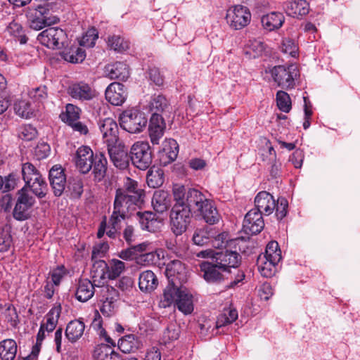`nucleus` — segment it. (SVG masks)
<instances>
[{"label": "nucleus", "instance_id": "obj_6", "mask_svg": "<svg viewBox=\"0 0 360 360\" xmlns=\"http://www.w3.org/2000/svg\"><path fill=\"white\" fill-rule=\"evenodd\" d=\"M130 160L134 166L139 169H148L153 160L152 152L148 142L137 141L130 150Z\"/></svg>", "mask_w": 360, "mask_h": 360}, {"label": "nucleus", "instance_id": "obj_10", "mask_svg": "<svg viewBox=\"0 0 360 360\" xmlns=\"http://www.w3.org/2000/svg\"><path fill=\"white\" fill-rule=\"evenodd\" d=\"M165 274L169 280L167 286H182L188 279V270L180 260L174 259L169 262L166 266Z\"/></svg>", "mask_w": 360, "mask_h": 360}, {"label": "nucleus", "instance_id": "obj_51", "mask_svg": "<svg viewBox=\"0 0 360 360\" xmlns=\"http://www.w3.org/2000/svg\"><path fill=\"white\" fill-rule=\"evenodd\" d=\"M125 269L124 262L113 259L110 261L108 268V278L115 279L120 276Z\"/></svg>", "mask_w": 360, "mask_h": 360}, {"label": "nucleus", "instance_id": "obj_60", "mask_svg": "<svg viewBox=\"0 0 360 360\" xmlns=\"http://www.w3.org/2000/svg\"><path fill=\"white\" fill-rule=\"evenodd\" d=\"M98 39V33L96 29L89 30L80 41V45L87 47H93Z\"/></svg>", "mask_w": 360, "mask_h": 360}, {"label": "nucleus", "instance_id": "obj_63", "mask_svg": "<svg viewBox=\"0 0 360 360\" xmlns=\"http://www.w3.org/2000/svg\"><path fill=\"white\" fill-rule=\"evenodd\" d=\"M29 96L31 98L38 102H42L47 98V92L46 86H39L32 89Z\"/></svg>", "mask_w": 360, "mask_h": 360}, {"label": "nucleus", "instance_id": "obj_27", "mask_svg": "<svg viewBox=\"0 0 360 360\" xmlns=\"http://www.w3.org/2000/svg\"><path fill=\"white\" fill-rule=\"evenodd\" d=\"M95 287L96 285L88 279L80 280L75 292L76 299L82 302L88 301L96 292Z\"/></svg>", "mask_w": 360, "mask_h": 360}, {"label": "nucleus", "instance_id": "obj_56", "mask_svg": "<svg viewBox=\"0 0 360 360\" xmlns=\"http://www.w3.org/2000/svg\"><path fill=\"white\" fill-rule=\"evenodd\" d=\"M98 288H100L101 299L112 301L113 302L117 300L119 293L115 288L110 285H102Z\"/></svg>", "mask_w": 360, "mask_h": 360}, {"label": "nucleus", "instance_id": "obj_64", "mask_svg": "<svg viewBox=\"0 0 360 360\" xmlns=\"http://www.w3.org/2000/svg\"><path fill=\"white\" fill-rule=\"evenodd\" d=\"M79 112L80 109L78 107L70 103L66 105V117L68 124L77 120L79 117Z\"/></svg>", "mask_w": 360, "mask_h": 360}, {"label": "nucleus", "instance_id": "obj_1", "mask_svg": "<svg viewBox=\"0 0 360 360\" xmlns=\"http://www.w3.org/2000/svg\"><path fill=\"white\" fill-rule=\"evenodd\" d=\"M172 193L175 203L171 210L170 221L172 230L176 236L186 231L192 214L210 224L219 221L221 216L214 203L200 191L176 184Z\"/></svg>", "mask_w": 360, "mask_h": 360}, {"label": "nucleus", "instance_id": "obj_35", "mask_svg": "<svg viewBox=\"0 0 360 360\" xmlns=\"http://www.w3.org/2000/svg\"><path fill=\"white\" fill-rule=\"evenodd\" d=\"M278 262L273 261L263 256H259L257 261L258 271L264 277L273 276L276 271V265Z\"/></svg>", "mask_w": 360, "mask_h": 360}, {"label": "nucleus", "instance_id": "obj_2", "mask_svg": "<svg viewBox=\"0 0 360 360\" xmlns=\"http://www.w3.org/2000/svg\"><path fill=\"white\" fill-rule=\"evenodd\" d=\"M175 303L177 309L184 314L188 315L194 309L193 297L184 287L167 286L163 292L161 304L166 308Z\"/></svg>", "mask_w": 360, "mask_h": 360}, {"label": "nucleus", "instance_id": "obj_22", "mask_svg": "<svg viewBox=\"0 0 360 360\" xmlns=\"http://www.w3.org/2000/svg\"><path fill=\"white\" fill-rule=\"evenodd\" d=\"M179 153L177 142L172 139H165L162 143V148L159 150L161 162L166 165L174 161Z\"/></svg>", "mask_w": 360, "mask_h": 360}, {"label": "nucleus", "instance_id": "obj_30", "mask_svg": "<svg viewBox=\"0 0 360 360\" xmlns=\"http://www.w3.org/2000/svg\"><path fill=\"white\" fill-rule=\"evenodd\" d=\"M108 76L111 79L124 81L129 77V68L127 64L122 62H116L108 65L105 68Z\"/></svg>", "mask_w": 360, "mask_h": 360}, {"label": "nucleus", "instance_id": "obj_42", "mask_svg": "<svg viewBox=\"0 0 360 360\" xmlns=\"http://www.w3.org/2000/svg\"><path fill=\"white\" fill-rule=\"evenodd\" d=\"M60 314V307L52 308L46 316V323L41 324L47 332L53 331L57 323Z\"/></svg>", "mask_w": 360, "mask_h": 360}, {"label": "nucleus", "instance_id": "obj_36", "mask_svg": "<svg viewBox=\"0 0 360 360\" xmlns=\"http://www.w3.org/2000/svg\"><path fill=\"white\" fill-rule=\"evenodd\" d=\"M96 360H122V355L106 345H101L94 350Z\"/></svg>", "mask_w": 360, "mask_h": 360}, {"label": "nucleus", "instance_id": "obj_58", "mask_svg": "<svg viewBox=\"0 0 360 360\" xmlns=\"http://www.w3.org/2000/svg\"><path fill=\"white\" fill-rule=\"evenodd\" d=\"M288 202L285 198H279L276 201V216L278 220L283 219L288 213Z\"/></svg>", "mask_w": 360, "mask_h": 360}, {"label": "nucleus", "instance_id": "obj_41", "mask_svg": "<svg viewBox=\"0 0 360 360\" xmlns=\"http://www.w3.org/2000/svg\"><path fill=\"white\" fill-rule=\"evenodd\" d=\"M108 264L103 260H96L92 266L91 274L94 281L103 280L108 277Z\"/></svg>", "mask_w": 360, "mask_h": 360}, {"label": "nucleus", "instance_id": "obj_4", "mask_svg": "<svg viewBox=\"0 0 360 360\" xmlns=\"http://www.w3.org/2000/svg\"><path fill=\"white\" fill-rule=\"evenodd\" d=\"M120 125L131 134L141 132L146 127L148 118L146 114L136 108L123 111L119 117Z\"/></svg>", "mask_w": 360, "mask_h": 360}, {"label": "nucleus", "instance_id": "obj_11", "mask_svg": "<svg viewBox=\"0 0 360 360\" xmlns=\"http://www.w3.org/2000/svg\"><path fill=\"white\" fill-rule=\"evenodd\" d=\"M67 34L59 27H49L37 36V40L49 49H59L66 40Z\"/></svg>", "mask_w": 360, "mask_h": 360}, {"label": "nucleus", "instance_id": "obj_57", "mask_svg": "<svg viewBox=\"0 0 360 360\" xmlns=\"http://www.w3.org/2000/svg\"><path fill=\"white\" fill-rule=\"evenodd\" d=\"M68 189L72 198H78L83 193V183L81 179H73L69 182Z\"/></svg>", "mask_w": 360, "mask_h": 360}, {"label": "nucleus", "instance_id": "obj_61", "mask_svg": "<svg viewBox=\"0 0 360 360\" xmlns=\"http://www.w3.org/2000/svg\"><path fill=\"white\" fill-rule=\"evenodd\" d=\"M128 217V215L121 212H118L117 210L113 208L112 213L109 219V226L121 229L122 222Z\"/></svg>", "mask_w": 360, "mask_h": 360}, {"label": "nucleus", "instance_id": "obj_12", "mask_svg": "<svg viewBox=\"0 0 360 360\" xmlns=\"http://www.w3.org/2000/svg\"><path fill=\"white\" fill-rule=\"evenodd\" d=\"M143 200H137L130 195H126L123 191H115L113 208L118 212L128 216L131 215L137 208H140Z\"/></svg>", "mask_w": 360, "mask_h": 360}, {"label": "nucleus", "instance_id": "obj_39", "mask_svg": "<svg viewBox=\"0 0 360 360\" xmlns=\"http://www.w3.org/2000/svg\"><path fill=\"white\" fill-rule=\"evenodd\" d=\"M148 186L150 188H158L164 183V172L162 169L153 167L148 171L146 176Z\"/></svg>", "mask_w": 360, "mask_h": 360}, {"label": "nucleus", "instance_id": "obj_38", "mask_svg": "<svg viewBox=\"0 0 360 360\" xmlns=\"http://www.w3.org/2000/svg\"><path fill=\"white\" fill-rule=\"evenodd\" d=\"M17 353V344L12 339L0 342V357L3 360H13Z\"/></svg>", "mask_w": 360, "mask_h": 360}, {"label": "nucleus", "instance_id": "obj_29", "mask_svg": "<svg viewBox=\"0 0 360 360\" xmlns=\"http://www.w3.org/2000/svg\"><path fill=\"white\" fill-rule=\"evenodd\" d=\"M158 285V278L152 271L147 270L140 274L139 286L142 292H150L157 288Z\"/></svg>", "mask_w": 360, "mask_h": 360}, {"label": "nucleus", "instance_id": "obj_55", "mask_svg": "<svg viewBox=\"0 0 360 360\" xmlns=\"http://www.w3.org/2000/svg\"><path fill=\"white\" fill-rule=\"evenodd\" d=\"M91 328L98 331L100 336L105 338V341L112 345L114 344L113 340L107 335L105 330L102 327V320L98 311L95 312L94 320L91 325Z\"/></svg>", "mask_w": 360, "mask_h": 360}, {"label": "nucleus", "instance_id": "obj_7", "mask_svg": "<svg viewBox=\"0 0 360 360\" xmlns=\"http://www.w3.org/2000/svg\"><path fill=\"white\" fill-rule=\"evenodd\" d=\"M251 18L250 9L240 4L231 6L226 15L228 25L234 30H239L246 27L250 24Z\"/></svg>", "mask_w": 360, "mask_h": 360}, {"label": "nucleus", "instance_id": "obj_59", "mask_svg": "<svg viewBox=\"0 0 360 360\" xmlns=\"http://www.w3.org/2000/svg\"><path fill=\"white\" fill-rule=\"evenodd\" d=\"M37 134V129L32 125H23L19 129V137L25 141L34 139Z\"/></svg>", "mask_w": 360, "mask_h": 360}, {"label": "nucleus", "instance_id": "obj_25", "mask_svg": "<svg viewBox=\"0 0 360 360\" xmlns=\"http://www.w3.org/2000/svg\"><path fill=\"white\" fill-rule=\"evenodd\" d=\"M152 205L158 213L166 212L171 206L169 193L164 190L155 191L152 198Z\"/></svg>", "mask_w": 360, "mask_h": 360}, {"label": "nucleus", "instance_id": "obj_40", "mask_svg": "<svg viewBox=\"0 0 360 360\" xmlns=\"http://www.w3.org/2000/svg\"><path fill=\"white\" fill-rule=\"evenodd\" d=\"M238 311L235 309H225L221 314H220L216 322L217 328L224 327L232 323L238 319Z\"/></svg>", "mask_w": 360, "mask_h": 360}, {"label": "nucleus", "instance_id": "obj_48", "mask_svg": "<svg viewBox=\"0 0 360 360\" xmlns=\"http://www.w3.org/2000/svg\"><path fill=\"white\" fill-rule=\"evenodd\" d=\"M11 244V227L5 225L0 229V252H4L8 251Z\"/></svg>", "mask_w": 360, "mask_h": 360}, {"label": "nucleus", "instance_id": "obj_52", "mask_svg": "<svg viewBox=\"0 0 360 360\" xmlns=\"http://www.w3.org/2000/svg\"><path fill=\"white\" fill-rule=\"evenodd\" d=\"M108 46L115 51L122 52L129 47V42L120 36H112L108 38Z\"/></svg>", "mask_w": 360, "mask_h": 360}, {"label": "nucleus", "instance_id": "obj_37", "mask_svg": "<svg viewBox=\"0 0 360 360\" xmlns=\"http://www.w3.org/2000/svg\"><path fill=\"white\" fill-rule=\"evenodd\" d=\"M61 56L65 60L71 63H81L86 57L85 51L83 49L75 46L65 49L62 52Z\"/></svg>", "mask_w": 360, "mask_h": 360}, {"label": "nucleus", "instance_id": "obj_49", "mask_svg": "<svg viewBox=\"0 0 360 360\" xmlns=\"http://www.w3.org/2000/svg\"><path fill=\"white\" fill-rule=\"evenodd\" d=\"M14 110L16 115L25 119L29 118L33 113L30 103L25 100L15 101L14 103Z\"/></svg>", "mask_w": 360, "mask_h": 360}, {"label": "nucleus", "instance_id": "obj_50", "mask_svg": "<svg viewBox=\"0 0 360 360\" xmlns=\"http://www.w3.org/2000/svg\"><path fill=\"white\" fill-rule=\"evenodd\" d=\"M273 261L280 262L281 260V251L278 243L276 241H271L266 245L265 254L260 255Z\"/></svg>", "mask_w": 360, "mask_h": 360}, {"label": "nucleus", "instance_id": "obj_32", "mask_svg": "<svg viewBox=\"0 0 360 360\" xmlns=\"http://www.w3.org/2000/svg\"><path fill=\"white\" fill-rule=\"evenodd\" d=\"M155 217V214L149 211H138L136 212V219L139 221L141 229L149 232L155 231V224L158 223Z\"/></svg>", "mask_w": 360, "mask_h": 360}, {"label": "nucleus", "instance_id": "obj_45", "mask_svg": "<svg viewBox=\"0 0 360 360\" xmlns=\"http://www.w3.org/2000/svg\"><path fill=\"white\" fill-rule=\"evenodd\" d=\"M245 53L253 58L259 56L265 49L264 43L257 39H249L245 45Z\"/></svg>", "mask_w": 360, "mask_h": 360}, {"label": "nucleus", "instance_id": "obj_14", "mask_svg": "<svg viewBox=\"0 0 360 360\" xmlns=\"http://www.w3.org/2000/svg\"><path fill=\"white\" fill-rule=\"evenodd\" d=\"M95 158L93 150L86 146L79 147L76 152L75 162L76 167L82 174H87L93 167Z\"/></svg>", "mask_w": 360, "mask_h": 360}, {"label": "nucleus", "instance_id": "obj_28", "mask_svg": "<svg viewBox=\"0 0 360 360\" xmlns=\"http://www.w3.org/2000/svg\"><path fill=\"white\" fill-rule=\"evenodd\" d=\"M116 191H123L126 195H130L137 200H143L145 196L144 190L139 187L138 181L129 177L124 179L123 187L117 188Z\"/></svg>", "mask_w": 360, "mask_h": 360}, {"label": "nucleus", "instance_id": "obj_47", "mask_svg": "<svg viewBox=\"0 0 360 360\" xmlns=\"http://www.w3.org/2000/svg\"><path fill=\"white\" fill-rule=\"evenodd\" d=\"M6 32L11 36L16 38L20 44H25L27 38L25 34L22 27L19 23L13 21L6 28Z\"/></svg>", "mask_w": 360, "mask_h": 360}, {"label": "nucleus", "instance_id": "obj_17", "mask_svg": "<svg viewBox=\"0 0 360 360\" xmlns=\"http://www.w3.org/2000/svg\"><path fill=\"white\" fill-rule=\"evenodd\" d=\"M50 184L56 196H60L66 186L64 169L60 165H54L49 171Z\"/></svg>", "mask_w": 360, "mask_h": 360}, {"label": "nucleus", "instance_id": "obj_54", "mask_svg": "<svg viewBox=\"0 0 360 360\" xmlns=\"http://www.w3.org/2000/svg\"><path fill=\"white\" fill-rule=\"evenodd\" d=\"M276 102L278 108L284 112H288L291 109V101L289 95L283 91H278L276 94Z\"/></svg>", "mask_w": 360, "mask_h": 360}, {"label": "nucleus", "instance_id": "obj_24", "mask_svg": "<svg viewBox=\"0 0 360 360\" xmlns=\"http://www.w3.org/2000/svg\"><path fill=\"white\" fill-rule=\"evenodd\" d=\"M68 92L72 98L82 101L91 100L96 96L95 91L84 82L73 84L69 87Z\"/></svg>", "mask_w": 360, "mask_h": 360}, {"label": "nucleus", "instance_id": "obj_34", "mask_svg": "<svg viewBox=\"0 0 360 360\" xmlns=\"http://www.w3.org/2000/svg\"><path fill=\"white\" fill-rule=\"evenodd\" d=\"M107 159L102 153L95 155V158L93 160V174L94 180L96 181H101L103 179L105 176L107 171Z\"/></svg>", "mask_w": 360, "mask_h": 360}, {"label": "nucleus", "instance_id": "obj_16", "mask_svg": "<svg viewBox=\"0 0 360 360\" xmlns=\"http://www.w3.org/2000/svg\"><path fill=\"white\" fill-rule=\"evenodd\" d=\"M108 151L111 161L114 165L120 169H124L129 165L130 155H128L127 150L124 149V146L118 143L108 146Z\"/></svg>", "mask_w": 360, "mask_h": 360}, {"label": "nucleus", "instance_id": "obj_15", "mask_svg": "<svg viewBox=\"0 0 360 360\" xmlns=\"http://www.w3.org/2000/svg\"><path fill=\"white\" fill-rule=\"evenodd\" d=\"M98 127L108 146L118 143V126L112 118L108 117L100 120Z\"/></svg>", "mask_w": 360, "mask_h": 360}, {"label": "nucleus", "instance_id": "obj_21", "mask_svg": "<svg viewBox=\"0 0 360 360\" xmlns=\"http://www.w3.org/2000/svg\"><path fill=\"white\" fill-rule=\"evenodd\" d=\"M105 98L113 105H122L127 98L124 86L119 82L111 83L106 89Z\"/></svg>", "mask_w": 360, "mask_h": 360}, {"label": "nucleus", "instance_id": "obj_20", "mask_svg": "<svg viewBox=\"0 0 360 360\" xmlns=\"http://www.w3.org/2000/svg\"><path fill=\"white\" fill-rule=\"evenodd\" d=\"M166 127L165 122L161 115L153 113L150 120L149 136L153 145H158L162 138Z\"/></svg>", "mask_w": 360, "mask_h": 360}, {"label": "nucleus", "instance_id": "obj_33", "mask_svg": "<svg viewBox=\"0 0 360 360\" xmlns=\"http://www.w3.org/2000/svg\"><path fill=\"white\" fill-rule=\"evenodd\" d=\"M84 323L80 320H73L68 323L65 329V336L71 342H75L84 334Z\"/></svg>", "mask_w": 360, "mask_h": 360}, {"label": "nucleus", "instance_id": "obj_18", "mask_svg": "<svg viewBox=\"0 0 360 360\" xmlns=\"http://www.w3.org/2000/svg\"><path fill=\"white\" fill-rule=\"evenodd\" d=\"M214 262L219 264L222 270L229 271L230 268H236L241 262V257L236 251L226 250L217 252Z\"/></svg>", "mask_w": 360, "mask_h": 360}, {"label": "nucleus", "instance_id": "obj_13", "mask_svg": "<svg viewBox=\"0 0 360 360\" xmlns=\"http://www.w3.org/2000/svg\"><path fill=\"white\" fill-rule=\"evenodd\" d=\"M264 226L262 214L258 210L252 209L245 216L243 229L247 234H257Z\"/></svg>", "mask_w": 360, "mask_h": 360}, {"label": "nucleus", "instance_id": "obj_31", "mask_svg": "<svg viewBox=\"0 0 360 360\" xmlns=\"http://www.w3.org/2000/svg\"><path fill=\"white\" fill-rule=\"evenodd\" d=\"M285 18L283 13L271 12L262 16L261 22L264 29L273 31L280 28L284 22Z\"/></svg>", "mask_w": 360, "mask_h": 360}, {"label": "nucleus", "instance_id": "obj_46", "mask_svg": "<svg viewBox=\"0 0 360 360\" xmlns=\"http://www.w3.org/2000/svg\"><path fill=\"white\" fill-rule=\"evenodd\" d=\"M180 335V326L176 321L171 322L162 334V340L166 344L176 340Z\"/></svg>", "mask_w": 360, "mask_h": 360}, {"label": "nucleus", "instance_id": "obj_53", "mask_svg": "<svg viewBox=\"0 0 360 360\" xmlns=\"http://www.w3.org/2000/svg\"><path fill=\"white\" fill-rule=\"evenodd\" d=\"M160 254L154 251H146L141 255L137 257L136 263L142 266H148L155 263L159 259Z\"/></svg>", "mask_w": 360, "mask_h": 360}, {"label": "nucleus", "instance_id": "obj_19", "mask_svg": "<svg viewBox=\"0 0 360 360\" xmlns=\"http://www.w3.org/2000/svg\"><path fill=\"white\" fill-rule=\"evenodd\" d=\"M255 210L261 214L269 216L276 208V200L274 196L266 191H261L255 198Z\"/></svg>", "mask_w": 360, "mask_h": 360}, {"label": "nucleus", "instance_id": "obj_8", "mask_svg": "<svg viewBox=\"0 0 360 360\" xmlns=\"http://www.w3.org/2000/svg\"><path fill=\"white\" fill-rule=\"evenodd\" d=\"M48 4L37 5L34 8H30L29 20L30 28L34 30H40L46 25L56 24L59 21L56 16H49V9L46 8Z\"/></svg>", "mask_w": 360, "mask_h": 360}, {"label": "nucleus", "instance_id": "obj_44", "mask_svg": "<svg viewBox=\"0 0 360 360\" xmlns=\"http://www.w3.org/2000/svg\"><path fill=\"white\" fill-rule=\"evenodd\" d=\"M212 237H213L212 229L206 227L195 231L193 236V241L195 245H203L210 243Z\"/></svg>", "mask_w": 360, "mask_h": 360}, {"label": "nucleus", "instance_id": "obj_9", "mask_svg": "<svg viewBox=\"0 0 360 360\" xmlns=\"http://www.w3.org/2000/svg\"><path fill=\"white\" fill-rule=\"evenodd\" d=\"M18 195L13 215L16 220L25 221L30 217V210L35 203V198L29 194L26 187L19 190Z\"/></svg>", "mask_w": 360, "mask_h": 360}, {"label": "nucleus", "instance_id": "obj_43", "mask_svg": "<svg viewBox=\"0 0 360 360\" xmlns=\"http://www.w3.org/2000/svg\"><path fill=\"white\" fill-rule=\"evenodd\" d=\"M169 108L167 98L162 95H155L149 104L150 110L153 113H160L165 111Z\"/></svg>", "mask_w": 360, "mask_h": 360}, {"label": "nucleus", "instance_id": "obj_3", "mask_svg": "<svg viewBox=\"0 0 360 360\" xmlns=\"http://www.w3.org/2000/svg\"><path fill=\"white\" fill-rule=\"evenodd\" d=\"M22 176L28 188L38 198H42L46 194L47 185L39 172L30 162L22 165Z\"/></svg>", "mask_w": 360, "mask_h": 360}, {"label": "nucleus", "instance_id": "obj_5", "mask_svg": "<svg viewBox=\"0 0 360 360\" xmlns=\"http://www.w3.org/2000/svg\"><path fill=\"white\" fill-rule=\"evenodd\" d=\"M270 72L277 85L287 89L294 87L295 81L299 76V70L295 65L275 66Z\"/></svg>", "mask_w": 360, "mask_h": 360}, {"label": "nucleus", "instance_id": "obj_23", "mask_svg": "<svg viewBox=\"0 0 360 360\" xmlns=\"http://www.w3.org/2000/svg\"><path fill=\"white\" fill-rule=\"evenodd\" d=\"M200 270L203 273L204 278L209 283L220 282L224 279V273L226 272L222 270L219 264L217 262L212 264L210 262H202L200 265Z\"/></svg>", "mask_w": 360, "mask_h": 360}, {"label": "nucleus", "instance_id": "obj_26", "mask_svg": "<svg viewBox=\"0 0 360 360\" xmlns=\"http://www.w3.org/2000/svg\"><path fill=\"white\" fill-rule=\"evenodd\" d=\"M285 11L288 15L299 18L309 13V4L306 0H295L286 4Z\"/></svg>", "mask_w": 360, "mask_h": 360}, {"label": "nucleus", "instance_id": "obj_62", "mask_svg": "<svg viewBox=\"0 0 360 360\" xmlns=\"http://www.w3.org/2000/svg\"><path fill=\"white\" fill-rule=\"evenodd\" d=\"M282 51L295 57L297 53L298 47L295 42L290 39H285L282 43Z\"/></svg>", "mask_w": 360, "mask_h": 360}]
</instances>
